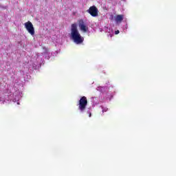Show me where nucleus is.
Wrapping results in <instances>:
<instances>
[{"label":"nucleus","instance_id":"nucleus-1","mask_svg":"<svg viewBox=\"0 0 176 176\" xmlns=\"http://www.w3.org/2000/svg\"><path fill=\"white\" fill-rule=\"evenodd\" d=\"M71 37L76 45H80V43H83V41H85V38L82 37L80 33H79V30H78L76 23H73L72 25Z\"/></svg>","mask_w":176,"mask_h":176},{"label":"nucleus","instance_id":"nucleus-2","mask_svg":"<svg viewBox=\"0 0 176 176\" xmlns=\"http://www.w3.org/2000/svg\"><path fill=\"white\" fill-rule=\"evenodd\" d=\"M78 109L80 112H85L86 107H87V98L86 96H82L78 101Z\"/></svg>","mask_w":176,"mask_h":176},{"label":"nucleus","instance_id":"nucleus-3","mask_svg":"<svg viewBox=\"0 0 176 176\" xmlns=\"http://www.w3.org/2000/svg\"><path fill=\"white\" fill-rule=\"evenodd\" d=\"M25 28H26L27 31L33 36L35 35V29L34 28V25L30 21H28L25 23Z\"/></svg>","mask_w":176,"mask_h":176},{"label":"nucleus","instance_id":"nucleus-4","mask_svg":"<svg viewBox=\"0 0 176 176\" xmlns=\"http://www.w3.org/2000/svg\"><path fill=\"white\" fill-rule=\"evenodd\" d=\"M87 12L89 13L92 17H97V16H98V8H97L96 6H91Z\"/></svg>","mask_w":176,"mask_h":176},{"label":"nucleus","instance_id":"nucleus-5","mask_svg":"<svg viewBox=\"0 0 176 176\" xmlns=\"http://www.w3.org/2000/svg\"><path fill=\"white\" fill-rule=\"evenodd\" d=\"M78 27L81 31L83 32H87V30H89V28L85 24V21H83L82 19H80L78 22Z\"/></svg>","mask_w":176,"mask_h":176},{"label":"nucleus","instance_id":"nucleus-6","mask_svg":"<svg viewBox=\"0 0 176 176\" xmlns=\"http://www.w3.org/2000/svg\"><path fill=\"white\" fill-rule=\"evenodd\" d=\"M123 14H118L116 16V23H122V21H123Z\"/></svg>","mask_w":176,"mask_h":176},{"label":"nucleus","instance_id":"nucleus-7","mask_svg":"<svg viewBox=\"0 0 176 176\" xmlns=\"http://www.w3.org/2000/svg\"><path fill=\"white\" fill-rule=\"evenodd\" d=\"M108 111V108H102V112H107Z\"/></svg>","mask_w":176,"mask_h":176},{"label":"nucleus","instance_id":"nucleus-8","mask_svg":"<svg viewBox=\"0 0 176 176\" xmlns=\"http://www.w3.org/2000/svg\"><path fill=\"white\" fill-rule=\"evenodd\" d=\"M120 32L119 30H117V31L115 32V34H116V35H118V34H119Z\"/></svg>","mask_w":176,"mask_h":176},{"label":"nucleus","instance_id":"nucleus-9","mask_svg":"<svg viewBox=\"0 0 176 176\" xmlns=\"http://www.w3.org/2000/svg\"><path fill=\"white\" fill-rule=\"evenodd\" d=\"M89 118H91V113H89Z\"/></svg>","mask_w":176,"mask_h":176}]
</instances>
